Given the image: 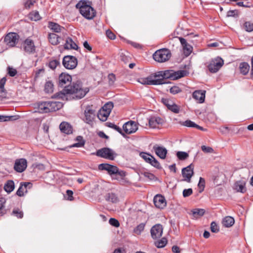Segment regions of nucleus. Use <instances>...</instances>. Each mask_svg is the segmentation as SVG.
I'll return each instance as SVG.
<instances>
[{
    "label": "nucleus",
    "mask_w": 253,
    "mask_h": 253,
    "mask_svg": "<svg viewBox=\"0 0 253 253\" xmlns=\"http://www.w3.org/2000/svg\"><path fill=\"white\" fill-rule=\"evenodd\" d=\"M161 102L172 112L175 114H178L179 112L180 107L176 105L172 99L167 97L162 98L161 99Z\"/></svg>",
    "instance_id": "nucleus-7"
},
{
    "label": "nucleus",
    "mask_w": 253,
    "mask_h": 253,
    "mask_svg": "<svg viewBox=\"0 0 253 253\" xmlns=\"http://www.w3.org/2000/svg\"><path fill=\"white\" fill-rule=\"evenodd\" d=\"M37 109L38 111L40 113H46L49 112L47 101L38 103Z\"/></svg>",
    "instance_id": "nucleus-27"
},
{
    "label": "nucleus",
    "mask_w": 253,
    "mask_h": 253,
    "mask_svg": "<svg viewBox=\"0 0 253 253\" xmlns=\"http://www.w3.org/2000/svg\"><path fill=\"white\" fill-rule=\"evenodd\" d=\"M19 36L15 33H9L4 38V41L9 47H13L18 41Z\"/></svg>",
    "instance_id": "nucleus-9"
},
{
    "label": "nucleus",
    "mask_w": 253,
    "mask_h": 253,
    "mask_svg": "<svg viewBox=\"0 0 253 253\" xmlns=\"http://www.w3.org/2000/svg\"><path fill=\"white\" fill-rule=\"evenodd\" d=\"M240 71L243 75H247L250 70V66L247 62H242L240 64Z\"/></svg>",
    "instance_id": "nucleus-31"
},
{
    "label": "nucleus",
    "mask_w": 253,
    "mask_h": 253,
    "mask_svg": "<svg viewBox=\"0 0 253 253\" xmlns=\"http://www.w3.org/2000/svg\"><path fill=\"white\" fill-rule=\"evenodd\" d=\"M72 82V77L68 74L61 73L58 77V85L64 88L60 92L56 93L54 97L57 99H66V95L72 94L74 98L79 99L84 97L88 92V88H83L81 81H77L68 85Z\"/></svg>",
    "instance_id": "nucleus-1"
},
{
    "label": "nucleus",
    "mask_w": 253,
    "mask_h": 253,
    "mask_svg": "<svg viewBox=\"0 0 253 253\" xmlns=\"http://www.w3.org/2000/svg\"><path fill=\"white\" fill-rule=\"evenodd\" d=\"M59 37L54 33H50L48 35L49 42L52 45H57L59 43Z\"/></svg>",
    "instance_id": "nucleus-32"
},
{
    "label": "nucleus",
    "mask_w": 253,
    "mask_h": 253,
    "mask_svg": "<svg viewBox=\"0 0 253 253\" xmlns=\"http://www.w3.org/2000/svg\"><path fill=\"white\" fill-rule=\"evenodd\" d=\"M201 149L203 152L207 153H213L214 151L212 148L209 146H206L205 145L202 146Z\"/></svg>",
    "instance_id": "nucleus-55"
},
{
    "label": "nucleus",
    "mask_w": 253,
    "mask_h": 253,
    "mask_svg": "<svg viewBox=\"0 0 253 253\" xmlns=\"http://www.w3.org/2000/svg\"><path fill=\"white\" fill-rule=\"evenodd\" d=\"M106 34L107 37L111 40H114L116 38L115 34L110 30H107L106 32Z\"/></svg>",
    "instance_id": "nucleus-64"
},
{
    "label": "nucleus",
    "mask_w": 253,
    "mask_h": 253,
    "mask_svg": "<svg viewBox=\"0 0 253 253\" xmlns=\"http://www.w3.org/2000/svg\"><path fill=\"white\" fill-rule=\"evenodd\" d=\"M104 198L106 201L112 203H117L119 201L118 196L113 192H108L106 193L104 196Z\"/></svg>",
    "instance_id": "nucleus-24"
},
{
    "label": "nucleus",
    "mask_w": 253,
    "mask_h": 253,
    "mask_svg": "<svg viewBox=\"0 0 253 253\" xmlns=\"http://www.w3.org/2000/svg\"><path fill=\"white\" fill-rule=\"evenodd\" d=\"M186 75V71L184 70H180L174 71L173 70H166L164 71H159L156 72L154 75V77L157 78V80H160L162 84L166 83L165 79H170L171 80H176L184 77Z\"/></svg>",
    "instance_id": "nucleus-2"
},
{
    "label": "nucleus",
    "mask_w": 253,
    "mask_h": 253,
    "mask_svg": "<svg viewBox=\"0 0 253 253\" xmlns=\"http://www.w3.org/2000/svg\"><path fill=\"white\" fill-rule=\"evenodd\" d=\"M180 42L182 46L183 53L186 56H188L192 52L193 47L187 43L186 40L183 38H179Z\"/></svg>",
    "instance_id": "nucleus-18"
},
{
    "label": "nucleus",
    "mask_w": 253,
    "mask_h": 253,
    "mask_svg": "<svg viewBox=\"0 0 253 253\" xmlns=\"http://www.w3.org/2000/svg\"><path fill=\"white\" fill-rule=\"evenodd\" d=\"M138 82L142 84L158 85L161 83L160 80L157 78L149 76L147 78H142L139 79Z\"/></svg>",
    "instance_id": "nucleus-13"
},
{
    "label": "nucleus",
    "mask_w": 253,
    "mask_h": 253,
    "mask_svg": "<svg viewBox=\"0 0 253 253\" xmlns=\"http://www.w3.org/2000/svg\"><path fill=\"white\" fill-rule=\"evenodd\" d=\"M193 219H197L202 216L205 212V210L203 209H195L191 211Z\"/></svg>",
    "instance_id": "nucleus-29"
},
{
    "label": "nucleus",
    "mask_w": 253,
    "mask_h": 253,
    "mask_svg": "<svg viewBox=\"0 0 253 253\" xmlns=\"http://www.w3.org/2000/svg\"><path fill=\"white\" fill-rule=\"evenodd\" d=\"M108 173L110 175L119 174L121 176H125V172L123 170H119V169L114 166L111 165L109 167Z\"/></svg>",
    "instance_id": "nucleus-28"
},
{
    "label": "nucleus",
    "mask_w": 253,
    "mask_h": 253,
    "mask_svg": "<svg viewBox=\"0 0 253 253\" xmlns=\"http://www.w3.org/2000/svg\"><path fill=\"white\" fill-rule=\"evenodd\" d=\"M235 222L234 218L228 216L224 217L222 220V224L224 227H229L232 226Z\"/></svg>",
    "instance_id": "nucleus-30"
},
{
    "label": "nucleus",
    "mask_w": 253,
    "mask_h": 253,
    "mask_svg": "<svg viewBox=\"0 0 253 253\" xmlns=\"http://www.w3.org/2000/svg\"><path fill=\"white\" fill-rule=\"evenodd\" d=\"M76 140L79 142L75 143L71 146V147H82L84 145L85 142L83 138L81 136H78L76 138Z\"/></svg>",
    "instance_id": "nucleus-36"
},
{
    "label": "nucleus",
    "mask_w": 253,
    "mask_h": 253,
    "mask_svg": "<svg viewBox=\"0 0 253 253\" xmlns=\"http://www.w3.org/2000/svg\"><path fill=\"white\" fill-rule=\"evenodd\" d=\"M109 223L110 225L115 227H119L120 226L119 221L114 218H111L109 219Z\"/></svg>",
    "instance_id": "nucleus-52"
},
{
    "label": "nucleus",
    "mask_w": 253,
    "mask_h": 253,
    "mask_svg": "<svg viewBox=\"0 0 253 253\" xmlns=\"http://www.w3.org/2000/svg\"><path fill=\"white\" fill-rule=\"evenodd\" d=\"M48 27L53 32L56 33L60 32L61 29L63 28L59 24L53 22H49L48 23Z\"/></svg>",
    "instance_id": "nucleus-34"
},
{
    "label": "nucleus",
    "mask_w": 253,
    "mask_h": 253,
    "mask_svg": "<svg viewBox=\"0 0 253 253\" xmlns=\"http://www.w3.org/2000/svg\"><path fill=\"white\" fill-rule=\"evenodd\" d=\"M167 243V241L166 238H163L161 240L158 241L155 243V246L158 248H163L164 247Z\"/></svg>",
    "instance_id": "nucleus-44"
},
{
    "label": "nucleus",
    "mask_w": 253,
    "mask_h": 253,
    "mask_svg": "<svg viewBox=\"0 0 253 253\" xmlns=\"http://www.w3.org/2000/svg\"><path fill=\"white\" fill-rule=\"evenodd\" d=\"M183 125L187 127H195L197 126V124L194 122L190 121L187 120L183 123Z\"/></svg>",
    "instance_id": "nucleus-56"
},
{
    "label": "nucleus",
    "mask_w": 253,
    "mask_h": 253,
    "mask_svg": "<svg viewBox=\"0 0 253 253\" xmlns=\"http://www.w3.org/2000/svg\"><path fill=\"white\" fill-rule=\"evenodd\" d=\"M6 81V77H3L0 80V91L2 92H5L4 85L5 84Z\"/></svg>",
    "instance_id": "nucleus-54"
},
{
    "label": "nucleus",
    "mask_w": 253,
    "mask_h": 253,
    "mask_svg": "<svg viewBox=\"0 0 253 253\" xmlns=\"http://www.w3.org/2000/svg\"><path fill=\"white\" fill-rule=\"evenodd\" d=\"M110 166L111 165L108 164H101L99 165L98 168L99 169L105 170L108 171Z\"/></svg>",
    "instance_id": "nucleus-60"
},
{
    "label": "nucleus",
    "mask_w": 253,
    "mask_h": 253,
    "mask_svg": "<svg viewBox=\"0 0 253 253\" xmlns=\"http://www.w3.org/2000/svg\"><path fill=\"white\" fill-rule=\"evenodd\" d=\"M246 181L242 180L238 181L234 184V189L238 192L244 193L246 192Z\"/></svg>",
    "instance_id": "nucleus-23"
},
{
    "label": "nucleus",
    "mask_w": 253,
    "mask_h": 253,
    "mask_svg": "<svg viewBox=\"0 0 253 253\" xmlns=\"http://www.w3.org/2000/svg\"><path fill=\"white\" fill-rule=\"evenodd\" d=\"M150 164L157 169H160L161 168L159 162L154 157L153 158H151Z\"/></svg>",
    "instance_id": "nucleus-49"
},
{
    "label": "nucleus",
    "mask_w": 253,
    "mask_h": 253,
    "mask_svg": "<svg viewBox=\"0 0 253 253\" xmlns=\"http://www.w3.org/2000/svg\"><path fill=\"white\" fill-rule=\"evenodd\" d=\"M108 79L109 85H113L115 83V81H116L115 75L113 73L109 74L108 76Z\"/></svg>",
    "instance_id": "nucleus-51"
},
{
    "label": "nucleus",
    "mask_w": 253,
    "mask_h": 253,
    "mask_svg": "<svg viewBox=\"0 0 253 253\" xmlns=\"http://www.w3.org/2000/svg\"><path fill=\"white\" fill-rule=\"evenodd\" d=\"M96 155L98 157L110 160H114L117 156V154L114 151L108 147L98 150L96 152Z\"/></svg>",
    "instance_id": "nucleus-5"
},
{
    "label": "nucleus",
    "mask_w": 253,
    "mask_h": 253,
    "mask_svg": "<svg viewBox=\"0 0 253 253\" xmlns=\"http://www.w3.org/2000/svg\"><path fill=\"white\" fill-rule=\"evenodd\" d=\"M193 169L194 166L192 164L182 169V174L184 178V181L187 182H191V178L194 174Z\"/></svg>",
    "instance_id": "nucleus-10"
},
{
    "label": "nucleus",
    "mask_w": 253,
    "mask_h": 253,
    "mask_svg": "<svg viewBox=\"0 0 253 253\" xmlns=\"http://www.w3.org/2000/svg\"><path fill=\"white\" fill-rule=\"evenodd\" d=\"M84 114L85 117L84 121L88 124L91 123L95 117L94 111L90 106H87L84 110Z\"/></svg>",
    "instance_id": "nucleus-14"
},
{
    "label": "nucleus",
    "mask_w": 253,
    "mask_h": 253,
    "mask_svg": "<svg viewBox=\"0 0 253 253\" xmlns=\"http://www.w3.org/2000/svg\"><path fill=\"white\" fill-rule=\"evenodd\" d=\"M59 64V62L57 60H53L49 62L48 66L51 69H54Z\"/></svg>",
    "instance_id": "nucleus-50"
},
{
    "label": "nucleus",
    "mask_w": 253,
    "mask_h": 253,
    "mask_svg": "<svg viewBox=\"0 0 253 253\" xmlns=\"http://www.w3.org/2000/svg\"><path fill=\"white\" fill-rule=\"evenodd\" d=\"M109 115V113H108L106 111H104L101 109L98 114V118L102 121H105L107 119Z\"/></svg>",
    "instance_id": "nucleus-35"
},
{
    "label": "nucleus",
    "mask_w": 253,
    "mask_h": 253,
    "mask_svg": "<svg viewBox=\"0 0 253 253\" xmlns=\"http://www.w3.org/2000/svg\"><path fill=\"white\" fill-rule=\"evenodd\" d=\"M171 55V52L169 49L162 48L157 50L153 54V56L156 61L162 63L169 60Z\"/></svg>",
    "instance_id": "nucleus-4"
},
{
    "label": "nucleus",
    "mask_w": 253,
    "mask_h": 253,
    "mask_svg": "<svg viewBox=\"0 0 253 253\" xmlns=\"http://www.w3.org/2000/svg\"><path fill=\"white\" fill-rule=\"evenodd\" d=\"M27 161L25 159H20L16 160L15 162L14 169L18 172H23L27 168Z\"/></svg>",
    "instance_id": "nucleus-15"
},
{
    "label": "nucleus",
    "mask_w": 253,
    "mask_h": 253,
    "mask_svg": "<svg viewBox=\"0 0 253 253\" xmlns=\"http://www.w3.org/2000/svg\"><path fill=\"white\" fill-rule=\"evenodd\" d=\"M20 186H22L23 188L25 190V193L27 192V189L31 188L32 187V184L30 182H21Z\"/></svg>",
    "instance_id": "nucleus-61"
},
{
    "label": "nucleus",
    "mask_w": 253,
    "mask_h": 253,
    "mask_svg": "<svg viewBox=\"0 0 253 253\" xmlns=\"http://www.w3.org/2000/svg\"><path fill=\"white\" fill-rule=\"evenodd\" d=\"M91 1L81 0L76 5V8L79 9L80 13L88 20L93 19L96 15V11L91 6Z\"/></svg>",
    "instance_id": "nucleus-3"
},
{
    "label": "nucleus",
    "mask_w": 253,
    "mask_h": 253,
    "mask_svg": "<svg viewBox=\"0 0 253 253\" xmlns=\"http://www.w3.org/2000/svg\"><path fill=\"white\" fill-rule=\"evenodd\" d=\"M64 48L68 49H73L77 50L78 48V46L71 38L68 37L66 39Z\"/></svg>",
    "instance_id": "nucleus-26"
},
{
    "label": "nucleus",
    "mask_w": 253,
    "mask_h": 253,
    "mask_svg": "<svg viewBox=\"0 0 253 253\" xmlns=\"http://www.w3.org/2000/svg\"><path fill=\"white\" fill-rule=\"evenodd\" d=\"M29 17L31 20L35 21H38L41 19L39 12L37 11H34L31 12L29 14Z\"/></svg>",
    "instance_id": "nucleus-41"
},
{
    "label": "nucleus",
    "mask_w": 253,
    "mask_h": 253,
    "mask_svg": "<svg viewBox=\"0 0 253 253\" xmlns=\"http://www.w3.org/2000/svg\"><path fill=\"white\" fill-rule=\"evenodd\" d=\"M181 91L182 90L180 89V88L177 86H173L169 89L170 92L173 94H175L178 93H179L181 92Z\"/></svg>",
    "instance_id": "nucleus-53"
},
{
    "label": "nucleus",
    "mask_w": 253,
    "mask_h": 253,
    "mask_svg": "<svg viewBox=\"0 0 253 253\" xmlns=\"http://www.w3.org/2000/svg\"><path fill=\"white\" fill-rule=\"evenodd\" d=\"M14 189V183L12 180H8L4 184V189L7 193L11 192Z\"/></svg>",
    "instance_id": "nucleus-33"
},
{
    "label": "nucleus",
    "mask_w": 253,
    "mask_h": 253,
    "mask_svg": "<svg viewBox=\"0 0 253 253\" xmlns=\"http://www.w3.org/2000/svg\"><path fill=\"white\" fill-rule=\"evenodd\" d=\"M163 234V227L161 224L153 226L151 229V234L154 239L160 238Z\"/></svg>",
    "instance_id": "nucleus-17"
},
{
    "label": "nucleus",
    "mask_w": 253,
    "mask_h": 253,
    "mask_svg": "<svg viewBox=\"0 0 253 253\" xmlns=\"http://www.w3.org/2000/svg\"><path fill=\"white\" fill-rule=\"evenodd\" d=\"M153 149L155 151L156 154L161 159H165L166 157L168 151L167 149L164 147L160 146L158 145H155Z\"/></svg>",
    "instance_id": "nucleus-19"
},
{
    "label": "nucleus",
    "mask_w": 253,
    "mask_h": 253,
    "mask_svg": "<svg viewBox=\"0 0 253 253\" xmlns=\"http://www.w3.org/2000/svg\"><path fill=\"white\" fill-rule=\"evenodd\" d=\"M163 120L158 116L151 117L149 119V125L153 128L159 127V125L163 124Z\"/></svg>",
    "instance_id": "nucleus-20"
},
{
    "label": "nucleus",
    "mask_w": 253,
    "mask_h": 253,
    "mask_svg": "<svg viewBox=\"0 0 253 253\" xmlns=\"http://www.w3.org/2000/svg\"><path fill=\"white\" fill-rule=\"evenodd\" d=\"M25 192V190L23 188L22 186H20L18 189L17 190L16 192V194L22 197L24 195V193Z\"/></svg>",
    "instance_id": "nucleus-62"
},
{
    "label": "nucleus",
    "mask_w": 253,
    "mask_h": 253,
    "mask_svg": "<svg viewBox=\"0 0 253 253\" xmlns=\"http://www.w3.org/2000/svg\"><path fill=\"white\" fill-rule=\"evenodd\" d=\"M206 91L204 90H197L193 92L192 96L199 103L205 101Z\"/></svg>",
    "instance_id": "nucleus-21"
},
{
    "label": "nucleus",
    "mask_w": 253,
    "mask_h": 253,
    "mask_svg": "<svg viewBox=\"0 0 253 253\" xmlns=\"http://www.w3.org/2000/svg\"><path fill=\"white\" fill-rule=\"evenodd\" d=\"M24 51L28 54L34 53L36 51V46L34 42L31 39H27L23 43Z\"/></svg>",
    "instance_id": "nucleus-12"
},
{
    "label": "nucleus",
    "mask_w": 253,
    "mask_h": 253,
    "mask_svg": "<svg viewBox=\"0 0 253 253\" xmlns=\"http://www.w3.org/2000/svg\"><path fill=\"white\" fill-rule=\"evenodd\" d=\"M12 214L17 217L18 218H21L23 216V213L22 211L19 210L18 209H14L12 211Z\"/></svg>",
    "instance_id": "nucleus-48"
},
{
    "label": "nucleus",
    "mask_w": 253,
    "mask_h": 253,
    "mask_svg": "<svg viewBox=\"0 0 253 253\" xmlns=\"http://www.w3.org/2000/svg\"><path fill=\"white\" fill-rule=\"evenodd\" d=\"M139 155L146 163L149 164L151 162V158H153V156L151 155L143 152L140 153Z\"/></svg>",
    "instance_id": "nucleus-39"
},
{
    "label": "nucleus",
    "mask_w": 253,
    "mask_h": 253,
    "mask_svg": "<svg viewBox=\"0 0 253 253\" xmlns=\"http://www.w3.org/2000/svg\"><path fill=\"white\" fill-rule=\"evenodd\" d=\"M193 193V190L191 188L185 189L183 191V196L184 197H187L190 196Z\"/></svg>",
    "instance_id": "nucleus-59"
},
{
    "label": "nucleus",
    "mask_w": 253,
    "mask_h": 253,
    "mask_svg": "<svg viewBox=\"0 0 253 253\" xmlns=\"http://www.w3.org/2000/svg\"><path fill=\"white\" fill-rule=\"evenodd\" d=\"M145 227V224L141 223L137 226L136 228L134 229V232L137 234L139 235L141 234L142 231H143Z\"/></svg>",
    "instance_id": "nucleus-46"
},
{
    "label": "nucleus",
    "mask_w": 253,
    "mask_h": 253,
    "mask_svg": "<svg viewBox=\"0 0 253 253\" xmlns=\"http://www.w3.org/2000/svg\"><path fill=\"white\" fill-rule=\"evenodd\" d=\"M113 103L112 102H108L106 103L102 108V109L106 111L107 112L110 114L112 108H113Z\"/></svg>",
    "instance_id": "nucleus-45"
},
{
    "label": "nucleus",
    "mask_w": 253,
    "mask_h": 253,
    "mask_svg": "<svg viewBox=\"0 0 253 253\" xmlns=\"http://www.w3.org/2000/svg\"><path fill=\"white\" fill-rule=\"evenodd\" d=\"M124 131L127 134H131L135 132L138 129L137 124L133 121H130L126 123L123 126Z\"/></svg>",
    "instance_id": "nucleus-11"
},
{
    "label": "nucleus",
    "mask_w": 253,
    "mask_h": 253,
    "mask_svg": "<svg viewBox=\"0 0 253 253\" xmlns=\"http://www.w3.org/2000/svg\"><path fill=\"white\" fill-rule=\"evenodd\" d=\"M107 126L112 128L114 129L116 131H117L119 133L122 134L124 137L125 136V134L123 132L122 128L118 126L115 125L112 123H107Z\"/></svg>",
    "instance_id": "nucleus-38"
},
{
    "label": "nucleus",
    "mask_w": 253,
    "mask_h": 253,
    "mask_svg": "<svg viewBox=\"0 0 253 253\" xmlns=\"http://www.w3.org/2000/svg\"><path fill=\"white\" fill-rule=\"evenodd\" d=\"M48 103V107L49 108V112H54L60 109L63 106L62 103L60 102H51L47 101Z\"/></svg>",
    "instance_id": "nucleus-25"
},
{
    "label": "nucleus",
    "mask_w": 253,
    "mask_h": 253,
    "mask_svg": "<svg viewBox=\"0 0 253 253\" xmlns=\"http://www.w3.org/2000/svg\"><path fill=\"white\" fill-rule=\"evenodd\" d=\"M205 187V179L202 177H200L199 181L198 184V190L199 193H202Z\"/></svg>",
    "instance_id": "nucleus-42"
},
{
    "label": "nucleus",
    "mask_w": 253,
    "mask_h": 253,
    "mask_svg": "<svg viewBox=\"0 0 253 253\" xmlns=\"http://www.w3.org/2000/svg\"><path fill=\"white\" fill-rule=\"evenodd\" d=\"M176 156L180 160H185L188 158L189 155L185 152L178 151L176 153Z\"/></svg>",
    "instance_id": "nucleus-43"
},
{
    "label": "nucleus",
    "mask_w": 253,
    "mask_h": 253,
    "mask_svg": "<svg viewBox=\"0 0 253 253\" xmlns=\"http://www.w3.org/2000/svg\"><path fill=\"white\" fill-rule=\"evenodd\" d=\"M35 0H26L24 6L26 8H30L35 3Z\"/></svg>",
    "instance_id": "nucleus-58"
},
{
    "label": "nucleus",
    "mask_w": 253,
    "mask_h": 253,
    "mask_svg": "<svg viewBox=\"0 0 253 253\" xmlns=\"http://www.w3.org/2000/svg\"><path fill=\"white\" fill-rule=\"evenodd\" d=\"M62 64L65 68L73 69L77 66V59L75 56L67 55L63 58Z\"/></svg>",
    "instance_id": "nucleus-8"
},
{
    "label": "nucleus",
    "mask_w": 253,
    "mask_h": 253,
    "mask_svg": "<svg viewBox=\"0 0 253 253\" xmlns=\"http://www.w3.org/2000/svg\"><path fill=\"white\" fill-rule=\"evenodd\" d=\"M7 73L10 77H14L17 73V70L10 66L7 67Z\"/></svg>",
    "instance_id": "nucleus-47"
},
{
    "label": "nucleus",
    "mask_w": 253,
    "mask_h": 253,
    "mask_svg": "<svg viewBox=\"0 0 253 253\" xmlns=\"http://www.w3.org/2000/svg\"><path fill=\"white\" fill-rule=\"evenodd\" d=\"M44 90L46 93H51L53 91V84L50 81L46 82L44 85Z\"/></svg>",
    "instance_id": "nucleus-40"
},
{
    "label": "nucleus",
    "mask_w": 253,
    "mask_h": 253,
    "mask_svg": "<svg viewBox=\"0 0 253 253\" xmlns=\"http://www.w3.org/2000/svg\"><path fill=\"white\" fill-rule=\"evenodd\" d=\"M243 28L248 32L253 31V23L250 21L245 22L243 24Z\"/></svg>",
    "instance_id": "nucleus-37"
},
{
    "label": "nucleus",
    "mask_w": 253,
    "mask_h": 253,
    "mask_svg": "<svg viewBox=\"0 0 253 253\" xmlns=\"http://www.w3.org/2000/svg\"><path fill=\"white\" fill-rule=\"evenodd\" d=\"M14 117V116H0V122H5V121H8L10 120H12L13 118Z\"/></svg>",
    "instance_id": "nucleus-63"
},
{
    "label": "nucleus",
    "mask_w": 253,
    "mask_h": 253,
    "mask_svg": "<svg viewBox=\"0 0 253 253\" xmlns=\"http://www.w3.org/2000/svg\"><path fill=\"white\" fill-rule=\"evenodd\" d=\"M211 230L213 233H217L219 231V228L215 222H212L211 225Z\"/></svg>",
    "instance_id": "nucleus-57"
},
{
    "label": "nucleus",
    "mask_w": 253,
    "mask_h": 253,
    "mask_svg": "<svg viewBox=\"0 0 253 253\" xmlns=\"http://www.w3.org/2000/svg\"><path fill=\"white\" fill-rule=\"evenodd\" d=\"M153 202L156 207L159 209H164L167 205L165 197L161 195H156L154 198Z\"/></svg>",
    "instance_id": "nucleus-16"
},
{
    "label": "nucleus",
    "mask_w": 253,
    "mask_h": 253,
    "mask_svg": "<svg viewBox=\"0 0 253 253\" xmlns=\"http://www.w3.org/2000/svg\"><path fill=\"white\" fill-rule=\"evenodd\" d=\"M59 128L62 132L67 134H71L73 131L72 126L67 122H62L59 126Z\"/></svg>",
    "instance_id": "nucleus-22"
},
{
    "label": "nucleus",
    "mask_w": 253,
    "mask_h": 253,
    "mask_svg": "<svg viewBox=\"0 0 253 253\" xmlns=\"http://www.w3.org/2000/svg\"><path fill=\"white\" fill-rule=\"evenodd\" d=\"M223 60L219 57L212 60L208 65V69L211 73H216L223 66Z\"/></svg>",
    "instance_id": "nucleus-6"
}]
</instances>
